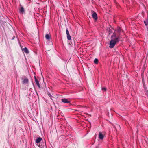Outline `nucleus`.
Listing matches in <instances>:
<instances>
[{
  "label": "nucleus",
  "mask_w": 148,
  "mask_h": 148,
  "mask_svg": "<svg viewBox=\"0 0 148 148\" xmlns=\"http://www.w3.org/2000/svg\"><path fill=\"white\" fill-rule=\"evenodd\" d=\"M142 80H143V82H144V80H143V79H142Z\"/></svg>",
  "instance_id": "18"
},
{
  "label": "nucleus",
  "mask_w": 148,
  "mask_h": 148,
  "mask_svg": "<svg viewBox=\"0 0 148 148\" xmlns=\"http://www.w3.org/2000/svg\"><path fill=\"white\" fill-rule=\"evenodd\" d=\"M48 95L51 98V97H52V95H51V94H50L49 92H48Z\"/></svg>",
  "instance_id": "16"
},
{
  "label": "nucleus",
  "mask_w": 148,
  "mask_h": 148,
  "mask_svg": "<svg viewBox=\"0 0 148 148\" xmlns=\"http://www.w3.org/2000/svg\"><path fill=\"white\" fill-rule=\"evenodd\" d=\"M102 89L104 91H106V87L102 88Z\"/></svg>",
  "instance_id": "17"
},
{
  "label": "nucleus",
  "mask_w": 148,
  "mask_h": 148,
  "mask_svg": "<svg viewBox=\"0 0 148 148\" xmlns=\"http://www.w3.org/2000/svg\"><path fill=\"white\" fill-rule=\"evenodd\" d=\"M114 36L115 38V39H111L109 47L111 48H113L114 47L116 43L119 42L121 38V37L119 35L116 38V35L114 33H113L111 38H112V36Z\"/></svg>",
  "instance_id": "1"
},
{
  "label": "nucleus",
  "mask_w": 148,
  "mask_h": 148,
  "mask_svg": "<svg viewBox=\"0 0 148 148\" xmlns=\"http://www.w3.org/2000/svg\"><path fill=\"white\" fill-rule=\"evenodd\" d=\"M104 135L101 132L99 133V138L101 140L103 139L104 138Z\"/></svg>",
  "instance_id": "6"
},
{
  "label": "nucleus",
  "mask_w": 148,
  "mask_h": 148,
  "mask_svg": "<svg viewBox=\"0 0 148 148\" xmlns=\"http://www.w3.org/2000/svg\"><path fill=\"white\" fill-rule=\"evenodd\" d=\"M35 81L36 83V84L38 86L39 88H40V85L39 84V82L38 81V80L36 78V77H35Z\"/></svg>",
  "instance_id": "9"
},
{
  "label": "nucleus",
  "mask_w": 148,
  "mask_h": 148,
  "mask_svg": "<svg viewBox=\"0 0 148 148\" xmlns=\"http://www.w3.org/2000/svg\"><path fill=\"white\" fill-rule=\"evenodd\" d=\"M21 7L19 9V12L20 13L23 14L25 12V10L23 7L22 6H21Z\"/></svg>",
  "instance_id": "7"
},
{
  "label": "nucleus",
  "mask_w": 148,
  "mask_h": 148,
  "mask_svg": "<svg viewBox=\"0 0 148 148\" xmlns=\"http://www.w3.org/2000/svg\"><path fill=\"white\" fill-rule=\"evenodd\" d=\"M94 62L95 64H97L98 63V60L97 58H95V59Z\"/></svg>",
  "instance_id": "13"
},
{
  "label": "nucleus",
  "mask_w": 148,
  "mask_h": 148,
  "mask_svg": "<svg viewBox=\"0 0 148 148\" xmlns=\"http://www.w3.org/2000/svg\"><path fill=\"white\" fill-rule=\"evenodd\" d=\"M114 127L115 128V129L116 130V131L119 130L120 129V125H116Z\"/></svg>",
  "instance_id": "10"
},
{
  "label": "nucleus",
  "mask_w": 148,
  "mask_h": 148,
  "mask_svg": "<svg viewBox=\"0 0 148 148\" xmlns=\"http://www.w3.org/2000/svg\"><path fill=\"white\" fill-rule=\"evenodd\" d=\"M42 138H41L39 137L36 140V143H40V142L41 141Z\"/></svg>",
  "instance_id": "8"
},
{
  "label": "nucleus",
  "mask_w": 148,
  "mask_h": 148,
  "mask_svg": "<svg viewBox=\"0 0 148 148\" xmlns=\"http://www.w3.org/2000/svg\"><path fill=\"white\" fill-rule=\"evenodd\" d=\"M23 51L26 54H28L29 53L28 50L27 48L26 47L23 49Z\"/></svg>",
  "instance_id": "12"
},
{
  "label": "nucleus",
  "mask_w": 148,
  "mask_h": 148,
  "mask_svg": "<svg viewBox=\"0 0 148 148\" xmlns=\"http://www.w3.org/2000/svg\"><path fill=\"white\" fill-rule=\"evenodd\" d=\"M45 38H46V39H47V40L50 39L51 38L50 35L48 34H47L45 35Z\"/></svg>",
  "instance_id": "11"
},
{
  "label": "nucleus",
  "mask_w": 148,
  "mask_h": 148,
  "mask_svg": "<svg viewBox=\"0 0 148 148\" xmlns=\"http://www.w3.org/2000/svg\"><path fill=\"white\" fill-rule=\"evenodd\" d=\"M93 13L92 14V17L94 20H97V15L96 13L94 12V11H93Z\"/></svg>",
  "instance_id": "4"
},
{
  "label": "nucleus",
  "mask_w": 148,
  "mask_h": 148,
  "mask_svg": "<svg viewBox=\"0 0 148 148\" xmlns=\"http://www.w3.org/2000/svg\"><path fill=\"white\" fill-rule=\"evenodd\" d=\"M29 81L28 79L27 78H25L22 81V83L23 84H28Z\"/></svg>",
  "instance_id": "5"
},
{
  "label": "nucleus",
  "mask_w": 148,
  "mask_h": 148,
  "mask_svg": "<svg viewBox=\"0 0 148 148\" xmlns=\"http://www.w3.org/2000/svg\"><path fill=\"white\" fill-rule=\"evenodd\" d=\"M66 33L67 34V36L68 40H70L71 39V36L69 34L68 30L67 29L66 30Z\"/></svg>",
  "instance_id": "3"
},
{
  "label": "nucleus",
  "mask_w": 148,
  "mask_h": 148,
  "mask_svg": "<svg viewBox=\"0 0 148 148\" xmlns=\"http://www.w3.org/2000/svg\"><path fill=\"white\" fill-rule=\"evenodd\" d=\"M144 23L145 24V25L146 26L147 25V23H148V21H144Z\"/></svg>",
  "instance_id": "15"
},
{
  "label": "nucleus",
  "mask_w": 148,
  "mask_h": 148,
  "mask_svg": "<svg viewBox=\"0 0 148 148\" xmlns=\"http://www.w3.org/2000/svg\"><path fill=\"white\" fill-rule=\"evenodd\" d=\"M117 31L119 33H120L121 31V29L120 27H118L117 29Z\"/></svg>",
  "instance_id": "14"
},
{
  "label": "nucleus",
  "mask_w": 148,
  "mask_h": 148,
  "mask_svg": "<svg viewBox=\"0 0 148 148\" xmlns=\"http://www.w3.org/2000/svg\"><path fill=\"white\" fill-rule=\"evenodd\" d=\"M62 102L64 103H70V100L69 99H66L65 98L61 99Z\"/></svg>",
  "instance_id": "2"
}]
</instances>
